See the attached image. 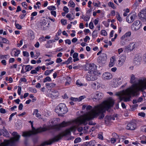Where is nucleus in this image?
Listing matches in <instances>:
<instances>
[{
	"instance_id": "c85d7f7f",
	"label": "nucleus",
	"mask_w": 146,
	"mask_h": 146,
	"mask_svg": "<svg viewBox=\"0 0 146 146\" xmlns=\"http://www.w3.org/2000/svg\"><path fill=\"white\" fill-rule=\"evenodd\" d=\"M0 38L1 39V40L3 41L2 43L7 44L9 42V41L5 38L0 36Z\"/></svg>"
},
{
	"instance_id": "9b49d317",
	"label": "nucleus",
	"mask_w": 146,
	"mask_h": 146,
	"mask_svg": "<svg viewBox=\"0 0 146 146\" xmlns=\"http://www.w3.org/2000/svg\"><path fill=\"white\" fill-rule=\"evenodd\" d=\"M136 128V124L133 122H131L128 123L126 127L127 129L131 130H134Z\"/></svg>"
},
{
	"instance_id": "a18cd8bd",
	"label": "nucleus",
	"mask_w": 146,
	"mask_h": 146,
	"mask_svg": "<svg viewBox=\"0 0 146 146\" xmlns=\"http://www.w3.org/2000/svg\"><path fill=\"white\" fill-rule=\"evenodd\" d=\"M47 9L50 10H54L55 9V7L54 6H51L48 7Z\"/></svg>"
},
{
	"instance_id": "0eeeda50",
	"label": "nucleus",
	"mask_w": 146,
	"mask_h": 146,
	"mask_svg": "<svg viewBox=\"0 0 146 146\" xmlns=\"http://www.w3.org/2000/svg\"><path fill=\"white\" fill-rule=\"evenodd\" d=\"M88 68L90 71V72L91 73H92L93 74L98 75L101 74L100 72H98L95 71L96 69V65L93 64H90L89 65Z\"/></svg>"
},
{
	"instance_id": "774afa93",
	"label": "nucleus",
	"mask_w": 146,
	"mask_h": 146,
	"mask_svg": "<svg viewBox=\"0 0 146 146\" xmlns=\"http://www.w3.org/2000/svg\"><path fill=\"white\" fill-rule=\"evenodd\" d=\"M141 129L142 130L146 133V126H142L141 127Z\"/></svg>"
},
{
	"instance_id": "6ab92c4d",
	"label": "nucleus",
	"mask_w": 146,
	"mask_h": 146,
	"mask_svg": "<svg viewBox=\"0 0 146 146\" xmlns=\"http://www.w3.org/2000/svg\"><path fill=\"white\" fill-rule=\"evenodd\" d=\"M115 56H112L110 58V62L109 66L110 67H111L113 66L115 63Z\"/></svg>"
},
{
	"instance_id": "423d86ee",
	"label": "nucleus",
	"mask_w": 146,
	"mask_h": 146,
	"mask_svg": "<svg viewBox=\"0 0 146 146\" xmlns=\"http://www.w3.org/2000/svg\"><path fill=\"white\" fill-rule=\"evenodd\" d=\"M142 26V23L139 20H136L131 25V29L133 31H136L140 29Z\"/></svg>"
},
{
	"instance_id": "473e14b6",
	"label": "nucleus",
	"mask_w": 146,
	"mask_h": 146,
	"mask_svg": "<svg viewBox=\"0 0 146 146\" xmlns=\"http://www.w3.org/2000/svg\"><path fill=\"white\" fill-rule=\"evenodd\" d=\"M76 84L77 86H83V85L86 86L87 85V84H85V85H84L82 83H81V82H80L79 80H78L76 81Z\"/></svg>"
},
{
	"instance_id": "f704fd0d",
	"label": "nucleus",
	"mask_w": 146,
	"mask_h": 146,
	"mask_svg": "<svg viewBox=\"0 0 146 146\" xmlns=\"http://www.w3.org/2000/svg\"><path fill=\"white\" fill-rule=\"evenodd\" d=\"M108 5L109 6L111 7L113 9H116V7L114 6V4L113 3L111 2H109L108 3Z\"/></svg>"
},
{
	"instance_id": "b1692460",
	"label": "nucleus",
	"mask_w": 146,
	"mask_h": 146,
	"mask_svg": "<svg viewBox=\"0 0 146 146\" xmlns=\"http://www.w3.org/2000/svg\"><path fill=\"white\" fill-rule=\"evenodd\" d=\"M116 17L117 19L120 22H121L122 21V19L119 13L118 12H116Z\"/></svg>"
},
{
	"instance_id": "f257e3e1",
	"label": "nucleus",
	"mask_w": 146,
	"mask_h": 146,
	"mask_svg": "<svg viewBox=\"0 0 146 146\" xmlns=\"http://www.w3.org/2000/svg\"><path fill=\"white\" fill-rule=\"evenodd\" d=\"M113 104V100L110 99L95 106L93 109L92 107L90 106H87L86 108V110L88 111H90L87 112L82 116L72 121V124L73 125L72 127L56 136L52 140L46 141V145H50L53 142L58 141L63 136L70 134L71 131H75L79 125L82 124L86 125L88 123V121L100 115H101L99 117L100 118H103L104 116V113L112 107Z\"/></svg>"
},
{
	"instance_id": "dca6fc26",
	"label": "nucleus",
	"mask_w": 146,
	"mask_h": 146,
	"mask_svg": "<svg viewBox=\"0 0 146 146\" xmlns=\"http://www.w3.org/2000/svg\"><path fill=\"white\" fill-rule=\"evenodd\" d=\"M112 74L109 72H106L104 73L102 75V78L105 80H108L112 78Z\"/></svg>"
},
{
	"instance_id": "4c0bfd02",
	"label": "nucleus",
	"mask_w": 146,
	"mask_h": 146,
	"mask_svg": "<svg viewBox=\"0 0 146 146\" xmlns=\"http://www.w3.org/2000/svg\"><path fill=\"white\" fill-rule=\"evenodd\" d=\"M63 10L66 13H68L69 12L68 8L66 6H64V7Z\"/></svg>"
},
{
	"instance_id": "c9c22d12",
	"label": "nucleus",
	"mask_w": 146,
	"mask_h": 146,
	"mask_svg": "<svg viewBox=\"0 0 146 146\" xmlns=\"http://www.w3.org/2000/svg\"><path fill=\"white\" fill-rule=\"evenodd\" d=\"M115 80L116 82H117V83L119 85L121 84L122 83V80L120 77L117 78Z\"/></svg>"
},
{
	"instance_id": "cd10ccee",
	"label": "nucleus",
	"mask_w": 146,
	"mask_h": 146,
	"mask_svg": "<svg viewBox=\"0 0 146 146\" xmlns=\"http://www.w3.org/2000/svg\"><path fill=\"white\" fill-rule=\"evenodd\" d=\"M135 78L134 75L131 74V79L130 82L131 83H133L135 82Z\"/></svg>"
},
{
	"instance_id": "20e7f679",
	"label": "nucleus",
	"mask_w": 146,
	"mask_h": 146,
	"mask_svg": "<svg viewBox=\"0 0 146 146\" xmlns=\"http://www.w3.org/2000/svg\"><path fill=\"white\" fill-rule=\"evenodd\" d=\"M31 125L32 128V131H30L28 132H23L22 135L24 137H29L32 135L36 134L38 133L46 131L45 127H40L36 129L33 127V123L31 124Z\"/></svg>"
},
{
	"instance_id": "72a5a7b5",
	"label": "nucleus",
	"mask_w": 146,
	"mask_h": 146,
	"mask_svg": "<svg viewBox=\"0 0 146 146\" xmlns=\"http://www.w3.org/2000/svg\"><path fill=\"white\" fill-rule=\"evenodd\" d=\"M67 80L66 82L65 85L66 86H68L70 84L71 82V79L70 77H67Z\"/></svg>"
},
{
	"instance_id": "338daca9",
	"label": "nucleus",
	"mask_w": 146,
	"mask_h": 146,
	"mask_svg": "<svg viewBox=\"0 0 146 146\" xmlns=\"http://www.w3.org/2000/svg\"><path fill=\"white\" fill-rule=\"evenodd\" d=\"M0 112L1 113H4L6 112V110L2 108L0 109Z\"/></svg>"
},
{
	"instance_id": "864d4df0",
	"label": "nucleus",
	"mask_w": 146,
	"mask_h": 146,
	"mask_svg": "<svg viewBox=\"0 0 146 146\" xmlns=\"http://www.w3.org/2000/svg\"><path fill=\"white\" fill-rule=\"evenodd\" d=\"M82 19H83V20H84V21H88L90 19V18H89L87 16L84 17H83L82 18Z\"/></svg>"
},
{
	"instance_id": "393cba45",
	"label": "nucleus",
	"mask_w": 146,
	"mask_h": 146,
	"mask_svg": "<svg viewBox=\"0 0 146 146\" xmlns=\"http://www.w3.org/2000/svg\"><path fill=\"white\" fill-rule=\"evenodd\" d=\"M32 66L30 65H26L25 67V69L26 70L25 72H27L31 70L33 68Z\"/></svg>"
},
{
	"instance_id": "052dcab7",
	"label": "nucleus",
	"mask_w": 146,
	"mask_h": 146,
	"mask_svg": "<svg viewBox=\"0 0 146 146\" xmlns=\"http://www.w3.org/2000/svg\"><path fill=\"white\" fill-rule=\"evenodd\" d=\"M38 109H35L34 110L33 112V115H36V114H37V113L38 112Z\"/></svg>"
},
{
	"instance_id": "680f3d73",
	"label": "nucleus",
	"mask_w": 146,
	"mask_h": 146,
	"mask_svg": "<svg viewBox=\"0 0 146 146\" xmlns=\"http://www.w3.org/2000/svg\"><path fill=\"white\" fill-rule=\"evenodd\" d=\"M70 99L71 100L74 101H78V98H75L73 97H71Z\"/></svg>"
},
{
	"instance_id": "5fc2aeb1",
	"label": "nucleus",
	"mask_w": 146,
	"mask_h": 146,
	"mask_svg": "<svg viewBox=\"0 0 146 146\" xmlns=\"http://www.w3.org/2000/svg\"><path fill=\"white\" fill-rule=\"evenodd\" d=\"M29 90L35 93H36L37 92L36 89L35 88H30Z\"/></svg>"
},
{
	"instance_id": "f03ea898",
	"label": "nucleus",
	"mask_w": 146,
	"mask_h": 146,
	"mask_svg": "<svg viewBox=\"0 0 146 146\" xmlns=\"http://www.w3.org/2000/svg\"><path fill=\"white\" fill-rule=\"evenodd\" d=\"M59 121L60 119H59L58 118H54L51 120V124L50 125L53 126V128L54 129L57 130H59L61 127H65L71 123L72 125V127L73 125L72 124V121L71 123H70V122L63 121L60 124H57V123H59Z\"/></svg>"
},
{
	"instance_id": "a211bd4d",
	"label": "nucleus",
	"mask_w": 146,
	"mask_h": 146,
	"mask_svg": "<svg viewBox=\"0 0 146 146\" xmlns=\"http://www.w3.org/2000/svg\"><path fill=\"white\" fill-rule=\"evenodd\" d=\"M3 129L1 130L0 129L1 131L3 133V136H5L7 137H9V134L7 131L6 129L4 127H3Z\"/></svg>"
},
{
	"instance_id": "f8f14e48",
	"label": "nucleus",
	"mask_w": 146,
	"mask_h": 146,
	"mask_svg": "<svg viewBox=\"0 0 146 146\" xmlns=\"http://www.w3.org/2000/svg\"><path fill=\"white\" fill-rule=\"evenodd\" d=\"M45 23V17H43L41 18L40 22L39 24V28L41 29L45 30V26L46 25Z\"/></svg>"
},
{
	"instance_id": "4468645a",
	"label": "nucleus",
	"mask_w": 146,
	"mask_h": 146,
	"mask_svg": "<svg viewBox=\"0 0 146 146\" xmlns=\"http://www.w3.org/2000/svg\"><path fill=\"white\" fill-rule=\"evenodd\" d=\"M94 74H88L86 76V79L88 81L92 80H96L97 77L96 75H94Z\"/></svg>"
},
{
	"instance_id": "1a4fd4ad",
	"label": "nucleus",
	"mask_w": 146,
	"mask_h": 146,
	"mask_svg": "<svg viewBox=\"0 0 146 146\" xmlns=\"http://www.w3.org/2000/svg\"><path fill=\"white\" fill-rule=\"evenodd\" d=\"M137 16L135 13L130 14L126 17L127 21L129 23H131L136 19Z\"/></svg>"
},
{
	"instance_id": "9d476101",
	"label": "nucleus",
	"mask_w": 146,
	"mask_h": 146,
	"mask_svg": "<svg viewBox=\"0 0 146 146\" xmlns=\"http://www.w3.org/2000/svg\"><path fill=\"white\" fill-rule=\"evenodd\" d=\"M91 96L92 99L99 100L101 99L103 97L104 94L100 92H98L96 94H91Z\"/></svg>"
},
{
	"instance_id": "09e8293b",
	"label": "nucleus",
	"mask_w": 146,
	"mask_h": 146,
	"mask_svg": "<svg viewBox=\"0 0 146 146\" xmlns=\"http://www.w3.org/2000/svg\"><path fill=\"white\" fill-rule=\"evenodd\" d=\"M90 38L89 36H86L84 39V41L85 42H86L88 40H90Z\"/></svg>"
},
{
	"instance_id": "49530a36",
	"label": "nucleus",
	"mask_w": 146,
	"mask_h": 146,
	"mask_svg": "<svg viewBox=\"0 0 146 146\" xmlns=\"http://www.w3.org/2000/svg\"><path fill=\"white\" fill-rule=\"evenodd\" d=\"M89 27L91 29H92L94 27V24L92 22H90L89 24Z\"/></svg>"
},
{
	"instance_id": "5701e85b",
	"label": "nucleus",
	"mask_w": 146,
	"mask_h": 146,
	"mask_svg": "<svg viewBox=\"0 0 146 146\" xmlns=\"http://www.w3.org/2000/svg\"><path fill=\"white\" fill-rule=\"evenodd\" d=\"M78 54L76 52H75L73 55L72 57L74 58L73 61L74 62L78 61L79 60L78 58Z\"/></svg>"
},
{
	"instance_id": "7ed1b4c3",
	"label": "nucleus",
	"mask_w": 146,
	"mask_h": 146,
	"mask_svg": "<svg viewBox=\"0 0 146 146\" xmlns=\"http://www.w3.org/2000/svg\"><path fill=\"white\" fill-rule=\"evenodd\" d=\"M12 135L13 137L11 138L10 140H7L4 141V146H13L15 142L18 141L20 138V136L16 132H13Z\"/></svg>"
},
{
	"instance_id": "2f4dec72",
	"label": "nucleus",
	"mask_w": 146,
	"mask_h": 146,
	"mask_svg": "<svg viewBox=\"0 0 146 146\" xmlns=\"http://www.w3.org/2000/svg\"><path fill=\"white\" fill-rule=\"evenodd\" d=\"M56 85V84L53 83H46V86H47L50 88H52L54 87Z\"/></svg>"
},
{
	"instance_id": "412c9836",
	"label": "nucleus",
	"mask_w": 146,
	"mask_h": 146,
	"mask_svg": "<svg viewBox=\"0 0 146 146\" xmlns=\"http://www.w3.org/2000/svg\"><path fill=\"white\" fill-rule=\"evenodd\" d=\"M91 86L93 88L98 89L100 87L101 84L98 82H96L92 83Z\"/></svg>"
},
{
	"instance_id": "7c9ffc66",
	"label": "nucleus",
	"mask_w": 146,
	"mask_h": 146,
	"mask_svg": "<svg viewBox=\"0 0 146 146\" xmlns=\"http://www.w3.org/2000/svg\"><path fill=\"white\" fill-rule=\"evenodd\" d=\"M97 2H95L94 1L93 2V4L94 6L95 7H100V6L101 4L100 2L98 1H97Z\"/></svg>"
},
{
	"instance_id": "ea45409f",
	"label": "nucleus",
	"mask_w": 146,
	"mask_h": 146,
	"mask_svg": "<svg viewBox=\"0 0 146 146\" xmlns=\"http://www.w3.org/2000/svg\"><path fill=\"white\" fill-rule=\"evenodd\" d=\"M61 23L62 25H66L67 24L66 20L64 19H61Z\"/></svg>"
},
{
	"instance_id": "6e6552de",
	"label": "nucleus",
	"mask_w": 146,
	"mask_h": 146,
	"mask_svg": "<svg viewBox=\"0 0 146 146\" xmlns=\"http://www.w3.org/2000/svg\"><path fill=\"white\" fill-rule=\"evenodd\" d=\"M137 46V44L136 42H132L129 44L127 46H125V49L127 51H131Z\"/></svg>"
},
{
	"instance_id": "0e129e2a",
	"label": "nucleus",
	"mask_w": 146,
	"mask_h": 146,
	"mask_svg": "<svg viewBox=\"0 0 146 146\" xmlns=\"http://www.w3.org/2000/svg\"><path fill=\"white\" fill-rule=\"evenodd\" d=\"M21 86H18V89L17 92L18 94L19 95H20L21 94Z\"/></svg>"
},
{
	"instance_id": "39448f33",
	"label": "nucleus",
	"mask_w": 146,
	"mask_h": 146,
	"mask_svg": "<svg viewBox=\"0 0 146 146\" xmlns=\"http://www.w3.org/2000/svg\"><path fill=\"white\" fill-rule=\"evenodd\" d=\"M55 112L59 115L65 114L68 111L67 108L64 104L61 103L57 106L55 109Z\"/></svg>"
},
{
	"instance_id": "c03bdc74",
	"label": "nucleus",
	"mask_w": 146,
	"mask_h": 146,
	"mask_svg": "<svg viewBox=\"0 0 146 146\" xmlns=\"http://www.w3.org/2000/svg\"><path fill=\"white\" fill-rule=\"evenodd\" d=\"M23 55L25 56L28 57L29 55V53L27 51H23Z\"/></svg>"
},
{
	"instance_id": "603ef678",
	"label": "nucleus",
	"mask_w": 146,
	"mask_h": 146,
	"mask_svg": "<svg viewBox=\"0 0 146 146\" xmlns=\"http://www.w3.org/2000/svg\"><path fill=\"white\" fill-rule=\"evenodd\" d=\"M85 98V96H80L78 98V102L81 101L82 99H84Z\"/></svg>"
},
{
	"instance_id": "bb28decb",
	"label": "nucleus",
	"mask_w": 146,
	"mask_h": 146,
	"mask_svg": "<svg viewBox=\"0 0 146 146\" xmlns=\"http://www.w3.org/2000/svg\"><path fill=\"white\" fill-rule=\"evenodd\" d=\"M66 17L70 21H72L74 19V16L72 17V15L70 13H68L66 15Z\"/></svg>"
},
{
	"instance_id": "8fccbe9b",
	"label": "nucleus",
	"mask_w": 146,
	"mask_h": 146,
	"mask_svg": "<svg viewBox=\"0 0 146 146\" xmlns=\"http://www.w3.org/2000/svg\"><path fill=\"white\" fill-rule=\"evenodd\" d=\"M53 71V70H46V76L48 75L51 74Z\"/></svg>"
},
{
	"instance_id": "c756f323",
	"label": "nucleus",
	"mask_w": 146,
	"mask_h": 146,
	"mask_svg": "<svg viewBox=\"0 0 146 146\" xmlns=\"http://www.w3.org/2000/svg\"><path fill=\"white\" fill-rule=\"evenodd\" d=\"M68 5L73 8H74L75 7V4L74 3L72 0H70L68 2Z\"/></svg>"
},
{
	"instance_id": "37998d69",
	"label": "nucleus",
	"mask_w": 146,
	"mask_h": 146,
	"mask_svg": "<svg viewBox=\"0 0 146 146\" xmlns=\"http://www.w3.org/2000/svg\"><path fill=\"white\" fill-rule=\"evenodd\" d=\"M17 113V112H15L12 113L10 115V117L9 118V121H10L11 120L12 117L14 116Z\"/></svg>"
},
{
	"instance_id": "3c124183",
	"label": "nucleus",
	"mask_w": 146,
	"mask_h": 146,
	"mask_svg": "<svg viewBox=\"0 0 146 146\" xmlns=\"http://www.w3.org/2000/svg\"><path fill=\"white\" fill-rule=\"evenodd\" d=\"M125 35L126 37H129L131 35V33L130 31H128L126 33Z\"/></svg>"
},
{
	"instance_id": "79ce46f5",
	"label": "nucleus",
	"mask_w": 146,
	"mask_h": 146,
	"mask_svg": "<svg viewBox=\"0 0 146 146\" xmlns=\"http://www.w3.org/2000/svg\"><path fill=\"white\" fill-rule=\"evenodd\" d=\"M20 51L19 50H17L16 51H15L14 54L15 56H18L19 54L20 53Z\"/></svg>"
},
{
	"instance_id": "2eb2a0df",
	"label": "nucleus",
	"mask_w": 146,
	"mask_h": 146,
	"mask_svg": "<svg viewBox=\"0 0 146 146\" xmlns=\"http://www.w3.org/2000/svg\"><path fill=\"white\" fill-rule=\"evenodd\" d=\"M138 16L143 21H146V9L142 10L138 14Z\"/></svg>"
},
{
	"instance_id": "58836bf2",
	"label": "nucleus",
	"mask_w": 146,
	"mask_h": 146,
	"mask_svg": "<svg viewBox=\"0 0 146 146\" xmlns=\"http://www.w3.org/2000/svg\"><path fill=\"white\" fill-rule=\"evenodd\" d=\"M81 141V139L80 137H78L75 139L74 142L75 143H76L80 142Z\"/></svg>"
},
{
	"instance_id": "4be33fe9",
	"label": "nucleus",
	"mask_w": 146,
	"mask_h": 146,
	"mask_svg": "<svg viewBox=\"0 0 146 146\" xmlns=\"http://www.w3.org/2000/svg\"><path fill=\"white\" fill-rule=\"evenodd\" d=\"M55 42L54 40H49L46 44V47L51 48L52 46V43Z\"/></svg>"
},
{
	"instance_id": "4d7b16f0",
	"label": "nucleus",
	"mask_w": 146,
	"mask_h": 146,
	"mask_svg": "<svg viewBox=\"0 0 146 146\" xmlns=\"http://www.w3.org/2000/svg\"><path fill=\"white\" fill-rule=\"evenodd\" d=\"M16 27L19 29H21V25H19L18 24H16L15 23V24Z\"/></svg>"
},
{
	"instance_id": "e433bc0d",
	"label": "nucleus",
	"mask_w": 146,
	"mask_h": 146,
	"mask_svg": "<svg viewBox=\"0 0 146 146\" xmlns=\"http://www.w3.org/2000/svg\"><path fill=\"white\" fill-rule=\"evenodd\" d=\"M101 34L103 36H106L107 35V33L105 30H102L101 31Z\"/></svg>"
},
{
	"instance_id": "aec40b11",
	"label": "nucleus",
	"mask_w": 146,
	"mask_h": 146,
	"mask_svg": "<svg viewBox=\"0 0 146 146\" xmlns=\"http://www.w3.org/2000/svg\"><path fill=\"white\" fill-rule=\"evenodd\" d=\"M59 95V94L57 91H54L53 92H52V93L49 96V95H48V96L52 98H55L58 97Z\"/></svg>"
},
{
	"instance_id": "e2e57ef3",
	"label": "nucleus",
	"mask_w": 146,
	"mask_h": 146,
	"mask_svg": "<svg viewBox=\"0 0 146 146\" xmlns=\"http://www.w3.org/2000/svg\"><path fill=\"white\" fill-rule=\"evenodd\" d=\"M65 42L66 44H71V40L69 39H67L65 40Z\"/></svg>"
},
{
	"instance_id": "de8ad7c7",
	"label": "nucleus",
	"mask_w": 146,
	"mask_h": 146,
	"mask_svg": "<svg viewBox=\"0 0 146 146\" xmlns=\"http://www.w3.org/2000/svg\"><path fill=\"white\" fill-rule=\"evenodd\" d=\"M50 13L51 15H53L54 17H56V11H52Z\"/></svg>"
},
{
	"instance_id": "a19ab883",
	"label": "nucleus",
	"mask_w": 146,
	"mask_h": 146,
	"mask_svg": "<svg viewBox=\"0 0 146 146\" xmlns=\"http://www.w3.org/2000/svg\"><path fill=\"white\" fill-rule=\"evenodd\" d=\"M98 33L96 31H94L92 32V36L94 37H96L97 36Z\"/></svg>"
},
{
	"instance_id": "ddd939ff",
	"label": "nucleus",
	"mask_w": 146,
	"mask_h": 146,
	"mask_svg": "<svg viewBox=\"0 0 146 146\" xmlns=\"http://www.w3.org/2000/svg\"><path fill=\"white\" fill-rule=\"evenodd\" d=\"M126 57L124 55H121L118 60V65L119 66H122L126 60Z\"/></svg>"
},
{
	"instance_id": "69168bd1",
	"label": "nucleus",
	"mask_w": 146,
	"mask_h": 146,
	"mask_svg": "<svg viewBox=\"0 0 146 146\" xmlns=\"http://www.w3.org/2000/svg\"><path fill=\"white\" fill-rule=\"evenodd\" d=\"M114 33V31L113 30H112L111 31L110 33V38H111L112 37H113V34Z\"/></svg>"
},
{
	"instance_id": "f3484780",
	"label": "nucleus",
	"mask_w": 146,
	"mask_h": 146,
	"mask_svg": "<svg viewBox=\"0 0 146 146\" xmlns=\"http://www.w3.org/2000/svg\"><path fill=\"white\" fill-rule=\"evenodd\" d=\"M141 60L142 57L141 56L136 55L135 56V58L134 59V61L135 62V63L136 64H140L141 61Z\"/></svg>"
},
{
	"instance_id": "a878e982",
	"label": "nucleus",
	"mask_w": 146,
	"mask_h": 146,
	"mask_svg": "<svg viewBox=\"0 0 146 146\" xmlns=\"http://www.w3.org/2000/svg\"><path fill=\"white\" fill-rule=\"evenodd\" d=\"M141 139L142 140L141 141L142 144H146V136H142L141 138Z\"/></svg>"
},
{
	"instance_id": "bf43d9fd",
	"label": "nucleus",
	"mask_w": 146,
	"mask_h": 146,
	"mask_svg": "<svg viewBox=\"0 0 146 146\" xmlns=\"http://www.w3.org/2000/svg\"><path fill=\"white\" fill-rule=\"evenodd\" d=\"M62 61V60L60 58H58L56 60V62L57 63L61 62Z\"/></svg>"
},
{
	"instance_id": "6e6d98bb",
	"label": "nucleus",
	"mask_w": 146,
	"mask_h": 146,
	"mask_svg": "<svg viewBox=\"0 0 146 146\" xmlns=\"http://www.w3.org/2000/svg\"><path fill=\"white\" fill-rule=\"evenodd\" d=\"M54 62L53 61H50L49 62H46V66H48L54 63Z\"/></svg>"
},
{
	"instance_id": "13d9d810",
	"label": "nucleus",
	"mask_w": 146,
	"mask_h": 146,
	"mask_svg": "<svg viewBox=\"0 0 146 146\" xmlns=\"http://www.w3.org/2000/svg\"><path fill=\"white\" fill-rule=\"evenodd\" d=\"M102 23L106 27H108L109 26V24L106 21H104Z\"/></svg>"
}]
</instances>
